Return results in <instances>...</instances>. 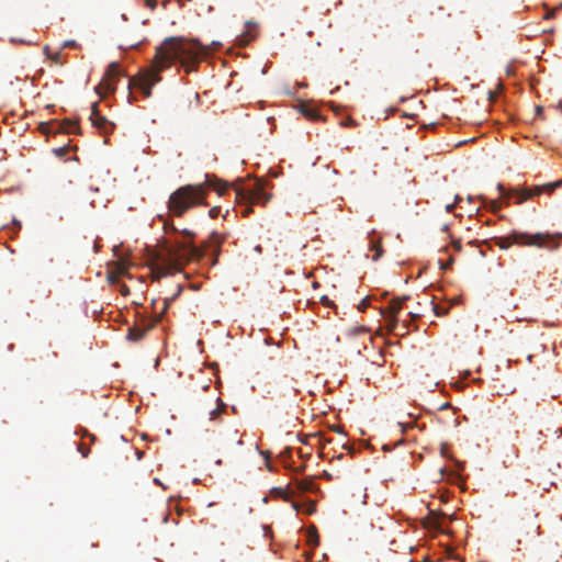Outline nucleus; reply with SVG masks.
Returning <instances> with one entry per match:
<instances>
[{"label":"nucleus","instance_id":"19","mask_svg":"<svg viewBox=\"0 0 562 562\" xmlns=\"http://www.w3.org/2000/svg\"><path fill=\"white\" fill-rule=\"evenodd\" d=\"M121 276H119L117 273L113 272L112 270L109 271L108 273V280L111 284H115L119 282Z\"/></svg>","mask_w":562,"mask_h":562},{"label":"nucleus","instance_id":"17","mask_svg":"<svg viewBox=\"0 0 562 562\" xmlns=\"http://www.w3.org/2000/svg\"><path fill=\"white\" fill-rule=\"evenodd\" d=\"M308 538H310V543L311 544H314V546L318 544V535H317V529H316L315 526H312L308 529Z\"/></svg>","mask_w":562,"mask_h":562},{"label":"nucleus","instance_id":"39","mask_svg":"<svg viewBox=\"0 0 562 562\" xmlns=\"http://www.w3.org/2000/svg\"><path fill=\"white\" fill-rule=\"evenodd\" d=\"M322 301H323L325 304H328V303H329V300H328L326 296H324V297L322 299Z\"/></svg>","mask_w":562,"mask_h":562},{"label":"nucleus","instance_id":"6","mask_svg":"<svg viewBox=\"0 0 562 562\" xmlns=\"http://www.w3.org/2000/svg\"><path fill=\"white\" fill-rule=\"evenodd\" d=\"M42 132L47 136H57L58 134L65 135H81L80 126L77 122L65 121V122H52L48 124L41 125Z\"/></svg>","mask_w":562,"mask_h":562},{"label":"nucleus","instance_id":"41","mask_svg":"<svg viewBox=\"0 0 562 562\" xmlns=\"http://www.w3.org/2000/svg\"><path fill=\"white\" fill-rule=\"evenodd\" d=\"M324 475H325L327 479H331L330 474H328V473H326V472L324 473Z\"/></svg>","mask_w":562,"mask_h":562},{"label":"nucleus","instance_id":"11","mask_svg":"<svg viewBox=\"0 0 562 562\" xmlns=\"http://www.w3.org/2000/svg\"><path fill=\"white\" fill-rule=\"evenodd\" d=\"M153 325H134L128 328L126 338L130 341L137 342L142 340L145 335L149 331Z\"/></svg>","mask_w":562,"mask_h":562},{"label":"nucleus","instance_id":"31","mask_svg":"<svg viewBox=\"0 0 562 562\" xmlns=\"http://www.w3.org/2000/svg\"><path fill=\"white\" fill-rule=\"evenodd\" d=\"M315 512V504H310V506L306 509L307 514H313Z\"/></svg>","mask_w":562,"mask_h":562},{"label":"nucleus","instance_id":"2","mask_svg":"<svg viewBox=\"0 0 562 562\" xmlns=\"http://www.w3.org/2000/svg\"><path fill=\"white\" fill-rule=\"evenodd\" d=\"M213 189L218 195H224L228 183L214 175H205V181L200 184H186L177 189L169 196L168 209L181 217L187 211L198 205H206L207 190Z\"/></svg>","mask_w":562,"mask_h":562},{"label":"nucleus","instance_id":"38","mask_svg":"<svg viewBox=\"0 0 562 562\" xmlns=\"http://www.w3.org/2000/svg\"><path fill=\"white\" fill-rule=\"evenodd\" d=\"M453 207H454L453 205H447V211L451 212L453 210Z\"/></svg>","mask_w":562,"mask_h":562},{"label":"nucleus","instance_id":"14","mask_svg":"<svg viewBox=\"0 0 562 562\" xmlns=\"http://www.w3.org/2000/svg\"><path fill=\"white\" fill-rule=\"evenodd\" d=\"M371 249L375 251L374 255L372 256V260H374V261L379 260L383 254L381 241L380 240L375 241L372 239L371 240Z\"/></svg>","mask_w":562,"mask_h":562},{"label":"nucleus","instance_id":"43","mask_svg":"<svg viewBox=\"0 0 562 562\" xmlns=\"http://www.w3.org/2000/svg\"><path fill=\"white\" fill-rule=\"evenodd\" d=\"M334 430H335V431H337V432H339V431H340V429H339V427H338V426H336V427L334 428Z\"/></svg>","mask_w":562,"mask_h":562},{"label":"nucleus","instance_id":"34","mask_svg":"<svg viewBox=\"0 0 562 562\" xmlns=\"http://www.w3.org/2000/svg\"><path fill=\"white\" fill-rule=\"evenodd\" d=\"M497 190L499 191L501 194H505V188L503 184L498 183L497 184Z\"/></svg>","mask_w":562,"mask_h":562},{"label":"nucleus","instance_id":"22","mask_svg":"<svg viewBox=\"0 0 562 562\" xmlns=\"http://www.w3.org/2000/svg\"><path fill=\"white\" fill-rule=\"evenodd\" d=\"M221 213V209L218 206H214L209 211V215L212 218H216Z\"/></svg>","mask_w":562,"mask_h":562},{"label":"nucleus","instance_id":"32","mask_svg":"<svg viewBox=\"0 0 562 562\" xmlns=\"http://www.w3.org/2000/svg\"><path fill=\"white\" fill-rule=\"evenodd\" d=\"M542 112H543V108L542 106H536V115L537 116H541L542 115Z\"/></svg>","mask_w":562,"mask_h":562},{"label":"nucleus","instance_id":"29","mask_svg":"<svg viewBox=\"0 0 562 562\" xmlns=\"http://www.w3.org/2000/svg\"><path fill=\"white\" fill-rule=\"evenodd\" d=\"M251 205H252V204L247 205V206L241 211V214H243L244 216H248V215H249V213H250V212H252V210H251Z\"/></svg>","mask_w":562,"mask_h":562},{"label":"nucleus","instance_id":"20","mask_svg":"<svg viewBox=\"0 0 562 562\" xmlns=\"http://www.w3.org/2000/svg\"><path fill=\"white\" fill-rule=\"evenodd\" d=\"M432 308L437 316H443L448 313V308H442L439 305H434Z\"/></svg>","mask_w":562,"mask_h":562},{"label":"nucleus","instance_id":"10","mask_svg":"<svg viewBox=\"0 0 562 562\" xmlns=\"http://www.w3.org/2000/svg\"><path fill=\"white\" fill-rule=\"evenodd\" d=\"M407 299H408L407 296H404V297L393 299V300L390 302V305H389V313H390V316H389V326H390V329H391V330H393V329L396 327V324H397L396 315L400 313V311H401V310H402V307H403V303H404Z\"/></svg>","mask_w":562,"mask_h":562},{"label":"nucleus","instance_id":"15","mask_svg":"<svg viewBox=\"0 0 562 562\" xmlns=\"http://www.w3.org/2000/svg\"><path fill=\"white\" fill-rule=\"evenodd\" d=\"M74 148L70 146V143H67L66 145H64L63 147H59V148H55L53 149V153L57 156V157H64L66 154H68L69 151H71Z\"/></svg>","mask_w":562,"mask_h":562},{"label":"nucleus","instance_id":"8","mask_svg":"<svg viewBox=\"0 0 562 562\" xmlns=\"http://www.w3.org/2000/svg\"><path fill=\"white\" fill-rule=\"evenodd\" d=\"M562 184V181H555L553 183H548L544 186H536L531 189H516L513 191V194L517 196V203H524L525 201L540 195L543 191L552 192L555 188L560 187Z\"/></svg>","mask_w":562,"mask_h":562},{"label":"nucleus","instance_id":"7","mask_svg":"<svg viewBox=\"0 0 562 562\" xmlns=\"http://www.w3.org/2000/svg\"><path fill=\"white\" fill-rule=\"evenodd\" d=\"M121 76L120 64L114 61L111 63L101 79L99 86L95 88L99 94H106L114 92L116 89V81Z\"/></svg>","mask_w":562,"mask_h":562},{"label":"nucleus","instance_id":"21","mask_svg":"<svg viewBox=\"0 0 562 562\" xmlns=\"http://www.w3.org/2000/svg\"><path fill=\"white\" fill-rule=\"evenodd\" d=\"M78 47V44L74 40H67L63 43V48H76Z\"/></svg>","mask_w":562,"mask_h":562},{"label":"nucleus","instance_id":"5","mask_svg":"<svg viewBox=\"0 0 562 562\" xmlns=\"http://www.w3.org/2000/svg\"><path fill=\"white\" fill-rule=\"evenodd\" d=\"M271 195L265 192L262 181H257L252 189H249L247 192L237 191L236 199L239 203L247 204H262L265 205Z\"/></svg>","mask_w":562,"mask_h":562},{"label":"nucleus","instance_id":"13","mask_svg":"<svg viewBox=\"0 0 562 562\" xmlns=\"http://www.w3.org/2000/svg\"><path fill=\"white\" fill-rule=\"evenodd\" d=\"M130 269V263L127 260L121 259L113 263L112 271L117 273L119 276H126Z\"/></svg>","mask_w":562,"mask_h":562},{"label":"nucleus","instance_id":"27","mask_svg":"<svg viewBox=\"0 0 562 562\" xmlns=\"http://www.w3.org/2000/svg\"><path fill=\"white\" fill-rule=\"evenodd\" d=\"M120 292L122 295L126 296L130 294V289L126 284H122L120 288Z\"/></svg>","mask_w":562,"mask_h":562},{"label":"nucleus","instance_id":"26","mask_svg":"<svg viewBox=\"0 0 562 562\" xmlns=\"http://www.w3.org/2000/svg\"><path fill=\"white\" fill-rule=\"evenodd\" d=\"M425 128H426V131H434V132H435V131H438V130H440V128H443V125H440V124H431L430 126H427V127H425Z\"/></svg>","mask_w":562,"mask_h":562},{"label":"nucleus","instance_id":"30","mask_svg":"<svg viewBox=\"0 0 562 562\" xmlns=\"http://www.w3.org/2000/svg\"><path fill=\"white\" fill-rule=\"evenodd\" d=\"M452 246L457 251H460L462 249L461 241L460 240H453Z\"/></svg>","mask_w":562,"mask_h":562},{"label":"nucleus","instance_id":"25","mask_svg":"<svg viewBox=\"0 0 562 562\" xmlns=\"http://www.w3.org/2000/svg\"><path fill=\"white\" fill-rule=\"evenodd\" d=\"M145 4L149 9L154 10L157 7V1L156 0H145Z\"/></svg>","mask_w":562,"mask_h":562},{"label":"nucleus","instance_id":"18","mask_svg":"<svg viewBox=\"0 0 562 562\" xmlns=\"http://www.w3.org/2000/svg\"><path fill=\"white\" fill-rule=\"evenodd\" d=\"M45 53L47 54L48 58L53 60L54 63L59 64L61 54L60 52L49 53L48 47H45Z\"/></svg>","mask_w":562,"mask_h":562},{"label":"nucleus","instance_id":"37","mask_svg":"<svg viewBox=\"0 0 562 562\" xmlns=\"http://www.w3.org/2000/svg\"><path fill=\"white\" fill-rule=\"evenodd\" d=\"M464 140H471V142H474V140H477V137L473 136V137H470V138H465Z\"/></svg>","mask_w":562,"mask_h":562},{"label":"nucleus","instance_id":"33","mask_svg":"<svg viewBox=\"0 0 562 562\" xmlns=\"http://www.w3.org/2000/svg\"><path fill=\"white\" fill-rule=\"evenodd\" d=\"M46 357H47V358H52V359H54V358H56V357H57V353H56V352H54V351H46Z\"/></svg>","mask_w":562,"mask_h":562},{"label":"nucleus","instance_id":"16","mask_svg":"<svg viewBox=\"0 0 562 562\" xmlns=\"http://www.w3.org/2000/svg\"><path fill=\"white\" fill-rule=\"evenodd\" d=\"M297 488L302 492L311 491L313 487V482L311 480H301L297 482Z\"/></svg>","mask_w":562,"mask_h":562},{"label":"nucleus","instance_id":"9","mask_svg":"<svg viewBox=\"0 0 562 562\" xmlns=\"http://www.w3.org/2000/svg\"><path fill=\"white\" fill-rule=\"evenodd\" d=\"M90 121L93 127H95L101 136H109L114 131V124L110 122L105 116L101 115L98 109V103L91 105Z\"/></svg>","mask_w":562,"mask_h":562},{"label":"nucleus","instance_id":"40","mask_svg":"<svg viewBox=\"0 0 562 562\" xmlns=\"http://www.w3.org/2000/svg\"><path fill=\"white\" fill-rule=\"evenodd\" d=\"M282 497L286 501L289 498L288 494L285 492H282Z\"/></svg>","mask_w":562,"mask_h":562},{"label":"nucleus","instance_id":"3","mask_svg":"<svg viewBox=\"0 0 562 562\" xmlns=\"http://www.w3.org/2000/svg\"><path fill=\"white\" fill-rule=\"evenodd\" d=\"M202 256V251L191 241L170 243L166 240L156 252V263L151 268L153 279L159 280L172 271H180L186 262Z\"/></svg>","mask_w":562,"mask_h":562},{"label":"nucleus","instance_id":"35","mask_svg":"<svg viewBox=\"0 0 562 562\" xmlns=\"http://www.w3.org/2000/svg\"><path fill=\"white\" fill-rule=\"evenodd\" d=\"M183 234H184L186 236H188L189 238H192V237H193V234H192V233H190V232H188V231H184V232H183Z\"/></svg>","mask_w":562,"mask_h":562},{"label":"nucleus","instance_id":"23","mask_svg":"<svg viewBox=\"0 0 562 562\" xmlns=\"http://www.w3.org/2000/svg\"><path fill=\"white\" fill-rule=\"evenodd\" d=\"M78 450L80 451V453L82 454L83 458L88 457V454L90 452V449L88 447H86L83 443L79 445Z\"/></svg>","mask_w":562,"mask_h":562},{"label":"nucleus","instance_id":"12","mask_svg":"<svg viewBox=\"0 0 562 562\" xmlns=\"http://www.w3.org/2000/svg\"><path fill=\"white\" fill-rule=\"evenodd\" d=\"M300 112L308 120L319 119V114L312 105L307 103L300 104Z\"/></svg>","mask_w":562,"mask_h":562},{"label":"nucleus","instance_id":"1","mask_svg":"<svg viewBox=\"0 0 562 562\" xmlns=\"http://www.w3.org/2000/svg\"><path fill=\"white\" fill-rule=\"evenodd\" d=\"M203 52V47L193 40L168 37L156 48L154 69L138 78L131 79L128 88L137 86L146 97H149L154 85L160 81V71L179 61L186 71L190 72L195 69Z\"/></svg>","mask_w":562,"mask_h":562},{"label":"nucleus","instance_id":"36","mask_svg":"<svg viewBox=\"0 0 562 562\" xmlns=\"http://www.w3.org/2000/svg\"><path fill=\"white\" fill-rule=\"evenodd\" d=\"M292 506H293V508H294L296 512H299L300 506H299V504H297V503H293V504H292Z\"/></svg>","mask_w":562,"mask_h":562},{"label":"nucleus","instance_id":"24","mask_svg":"<svg viewBox=\"0 0 562 562\" xmlns=\"http://www.w3.org/2000/svg\"><path fill=\"white\" fill-rule=\"evenodd\" d=\"M369 306V302L367 299L362 300L358 305V310L363 312Z\"/></svg>","mask_w":562,"mask_h":562},{"label":"nucleus","instance_id":"28","mask_svg":"<svg viewBox=\"0 0 562 562\" xmlns=\"http://www.w3.org/2000/svg\"><path fill=\"white\" fill-rule=\"evenodd\" d=\"M221 412H222V409H220V408H214V409H212V411L210 412L211 419L216 418V416H217L218 414H221Z\"/></svg>","mask_w":562,"mask_h":562},{"label":"nucleus","instance_id":"4","mask_svg":"<svg viewBox=\"0 0 562 562\" xmlns=\"http://www.w3.org/2000/svg\"><path fill=\"white\" fill-rule=\"evenodd\" d=\"M558 237H562V234L552 235L549 233L528 234L522 232H513L508 236L495 238V245L502 249H507L512 245L558 249L559 244L554 241Z\"/></svg>","mask_w":562,"mask_h":562},{"label":"nucleus","instance_id":"42","mask_svg":"<svg viewBox=\"0 0 562 562\" xmlns=\"http://www.w3.org/2000/svg\"><path fill=\"white\" fill-rule=\"evenodd\" d=\"M553 14H554V12H550V13L547 15V18H551V16H553Z\"/></svg>","mask_w":562,"mask_h":562}]
</instances>
